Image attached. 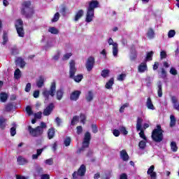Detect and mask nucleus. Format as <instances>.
<instances>
[{
  "label": "nucleus",
  "instance_id": "nucleus-57",
  "mask_svg": "<svg viewBox=\"0 0 179 179\" xmlns=\"http://www.w3.org/2000/svg\"><path fill=\"white\" fill-rule=\"evenodd\" d=\"M10 135L15 136L16 135V127H13L10 128Z\"/></svg>",
  "mask_w": 179,
  "mask_h": 179
},
{
  "label": "nucleus",
  "instance_id": "nucleus-1",
  "mask_svg": "<svg viewBox=\"0 0 179 179\" xmlns=\"http://www.w3.org/2000/svg\"><path fill=\"white\" fill-rule=\"evenodd\" d=\"M100 3L97 0H92L89 2V6L87 8V14L85 17V22L90 23L93 22V17H94V9L99 8Z\"/></svg>",
  "mask_w": 179,
  "mask_h": 179
},
{
  "label": "nucleus",
  "instance_id": "nucleus-20",
  "mask_svg": "<svg viewBox=\"0 0 179 179\" xmlns=\"http://www.w3.org/2000/svg\"><path fill=\"white\" fill-rule=\"evenodd\" d=\"M64 88H59L56 91V99L57 100H62V98L64 97Z\"/></svg>",
  "mask_w": 179,
  "mask_h": 179
},
{
  "label": "nucleus",
  "instance_id": "nucleus-49",
  "mask_svg": "<svg viewBox=\"0 0 179 179\" xmlns=\"http://www.w3.org/2000/svg\"><path fill=\"white\" fill-rule=\"evenodd\" d=\"M174 36H176V31L173 30V29H171L168 32V37H169V38H173V37H174Z\"/></svg>",
  "mask_w": 179,
  "mask_h": 179
},
{
  "label": "nucleus",
  "instance_id": "nucleus-41",
  "mask_svg": "<svg viewBox=\"0 0 179 179\" xmlns=\"http://www.w3.org/2000/svg\"><path fill=\"white\" fill-rule=\"evenodd\" d=\"M71 142H72L71 137L66 136V138L64 140V146H66V147L70 146Z\"/></svg>",
  "mask_w": 179,
  "mask_h": 179
},
{
  "label": "nucleus",
  "instance_id": "nucleus-39",
  "mask_svg": "<svg viewBox=\"0 0 179 179\" xmlns=\"http://www.w3.org/2000/svg\"><path fill=\"white\" fill-rule=\"evenodd\" d=\"M171 149L172 152H177L178 150V147L177 146V143H176V141H172L171 143Z\"/></svg>",
  "mask_w": 179,
  "mask_h": 179
},
{
  "label": "nucleus",
  "instance_id": "nucleus-24",
  "mask_svg": "<svg viewBox=\"0 0 179 179\" xmlns=\"http://www.w3.org/2000/svg\"><path fill=\"white\" fill-rule=\"evenodd\" d=\"M85 14V11H83V9L79 10L76 13V15L74 17V21L75 22H78V20H79V19H80L81 17H83V15Z\"/></svg>",
  "mask_w": 179,
  "mask_h": 179
},
{
  "label": "nucleus",
  "instance_id": "nucleus-56",
  "mask_svg": "<svg viewBox=\"0 0 179 179\" xmlns=\"http://www.w3.org/2000/svg\"><path fill=\"white\" fill-rule=\"evenodd\" d=\"M160 57H161V59H164V58L167 57V53L166 52V51L162 50L160 52Z\"/></svg>",
  "mask_w": 179,
  "mask_h": 179
},
{
  "label": "nucleus",
  "instance_id": "nucleus-16",
  "mask_svg": "<svg viewBox=\"0 0 179 179\" xmlns=\"http://www.w3.org/2000/svg\"><path fill=\"white\" fill-rule=\"evenodd\" d=\"M77 174L79 177H85L86 174V166L82 164L80 168L78 169Z\"/></svg>",
  "mask_w": 179,
  "mask_h": 179
},
{
  "label": "nucleus",
  "instance_id": "nucleus-21",
  "mask_svg": "<svg viewBox=\"0 0 179 179\" xmlns=\"http://www.w3.org/2000/svg\"><path fill=\"white\" fill-rule=\"evenodd\" d=\"M16 65H20V68H24L26 66V62L22 57H17L15 60Z\"/></svg>",
  "mask_w": 179,
  "mask_h": 179
},
{
  "label": "nucleus",
  "instance_id": "nucleus-7",
  "mask_svg": "<svg viewBox=\"0 0 179 179\" xmlns=\"http://www.w3.org/2000/svg\"><path fill=\"white\" fill-rule=\"evenodd\" d=\"M90 141H92V134L90 132L87 131L84 135V138L83 141V145L80 148H79L77 151V153H82V152H85L89 146H90Z\"/></svg>",
  "mask_w": 179,
  "mask_h": 179
},
{
  "label": "nucleus",
  "instance_id": "nucleus-53",
  "mask_svg": "<svg viewBox=\"0 0 179 179\" xmlns=\"http://www.w3.org/2000/svg\"><path fill=\"white\" fill-rule=\"evenodd\" d=\"M24 90H25V92H27V93H29V92H30V90H31V83H28L25 87Z\"/></svg>",
  "mask_w": 179,
  "mask_h": 179
},
{
  "label": "nucleus",
  "instance_id": "nucleus-23",
  "mask_svg": "<svg viewBox=\"0 0 179 179\" xmlns=\"http://www.w3.org/2000/svg\"><path fill=\"white\" fill-rule=\"evenodd\" d=\"M157 94L158 97H163V87L162 85V81L157 83Z\"/></svg>",
  "mask_w": 179,
  "mask_h": 179
},
{
  "label": "nucleus",
  "instance_id": "nucleus-9",
  "mask_svg": "<svg viewBox=\"0 0 179 179\" xmlns=\"http://www.w3.org/2000/svg\"><path fill=\"white\" fill-rule=\"evenodd\" d=\"M19 37H24V29L23 28V20L18 19L15 25Z\"/></svg>",
  "mask_w": 179,
  "mask_h": 179
},
{
  "label": "nucleus",
  "instance_id": "nucleus-62",
  "mask_svg": "<svg viewBox=\"0 0 179 179\" xmlns=\"http://www.w3.org/2000/svg\"><path fill=\"white\" fill-rule=\"evenodd\" d=\"M104 177L106 179H110L111 178V171H108L107 173H104Z\"/></svg>",
  "mask_w": 179,
  "mask_h": 179
},
{
  "label": "nucleus",
  "instance_id": "nucleus-8",
  "mask_svg": "<svg viewBox=\"0 0 179 179\" xmlns=\"http://www.w3.org/2000/svg\"><path fill=\"white\" fill-rule=\"evenodd\" d=\"M142 122H143V119H142V117H138L136 125V131H140L138 134L140 138L143 139V141H145V142H148V138H146V136L145 135V131H143V128H142Z\"/></svg>",
  "mask_w": 179,
  "mask_h": 179
},
{
  "label": "nucleus",
  "instance_id": "nucleus-45",
  "mask_svg": "<svg viewBox=\"0 0 179 179\" xmlns=\"http://www.w3.org/2000/svg\"><path fill=\"white\" fill-rule=\"evenodd\" d=\"M138 147L140 148V149H145V148H146V141H141L139 142L138 143Z\"/></svg>",
  "mask_w": 179,
  "mask_h": 179
},
{
  "label": "nucleus",
  "instance_id": "nucleus-13",
  "mask_svg": "<svg viewBox=\"0 0 179 179\" xmlns=\"http://www.w3.org/2000/svg\"><path fill=\"white\" fill-rule=\"evenodd\" d=\"M55 108V106H54V103H50L44 110H43V115H45V116H48V115H50L52 113V111H53V110H54V108Z\"/></svg>",
  "mask_w": 179,
  "mask_h": 179
},
{
  "label": "nucleus",
  "instance_id": "nucleus-64",
  "mask_svg": "<svg viewBox=\"0 0 179 179\" xmlns=\"http://www.w3.org/2000/svg\"><path fill=\"white\" fill-rule=\"evenodd\" d=\"M41 177V179H50V175L48 174H43Z\"/></svg>",
  "mask_w": 179,
  "mask_h": 179
},
{
  "label": "nucleus",
  "instance_id": "nucleus-46",
  "mask_svg": "<svg viewBox=\"0 0 179 179\" xmlns=\"http://www.w3.org/2000/svg\"><path fill=\"white\" fill-rule=\"evenodd\" d=\"M91 127H92L93 134H97V132H99V128L97 127V124H92L91 125Z\"/></svg>",
  "mask_w": 179,
  "mask_h": 179
},
{
  "label": "nucleus",
  "instance_id": "nucleus-52",
  "mask_svg": "<svg viewBox=\"0 0 179 179\" xmlns=\"http://www.w3.org/2000/svg\"><path fill=\"white\" fill-rule=\"evenodd\" d=\"M45 164H48V166H52L54 164V160L52 158L48 159L45 161Z\"/></svg>",
  "mask_w": 179,
  "mask_h": 179
},
{
  "label": "nucleus",
  "instance_id": "nucleus-5",
  "mask_svg": "<svg viewBox=\"0 0 179 179\" xmlns=\"http://www.w3.org/2000/svg\"><path fill=\"white\" fill-rule=\"evenodd\" d=\"M163 134H164V131L162 129V125L157 124V128L152 131L151 138L154 142L159 143L163 141Z\"/></svg>",
  "mask_w": 179,
  "mask_h": 179
},
{
  "label": "nucleus",
  "instance_id": "nucleus-50",
  "mask_svg": "<svg viewBox=\"0 0 179 179\" xmlns=\"http://www.w3.org/2000/svg\"><path fill=\"white\" fill-rule=\"evenodd\" d=\"M166 77H167V72L164 69L162 68L161 71V78H162V79H166Z\"/></svg>",
  "mask_w": 179,
  "mask_h": 179
},
{
  "label": "nucleus",
  "instance_id": "nucleus-35",
  "mask_svg": "<svg viewBox=\"0 0 179 179\" xmlns=\"http://www.w3.org/2000/svg\"><path fill=\"white\" fill-rule=\"evenodd\" d=\"M8 41H9V38H8V33L4 31L3 34V42L1 44L3 45H6V43H8Z\"/></svg>",
  "mask_w": 179,
  "mask_h": 179
},
{
  "label": "nucleus",
  "instance_id": "nucleus-54",
  "mask_svg": "<svg viewBox=\"0 0 179 179\" xmlns=\"http://www.w3.org/2000/svg\"><path fill=\"white\" fill-rule=\"evenodd\" d=\"M71 57H72V53H66L63 56V59H64V61H68V59H69V58H71Z\"/></svg>",
  "mask_w": 179,
  "mask_h": 179
},
{
  "label": "nucleus",
  "instance_id": "nucleus-12",
  "mask_svg": "<svg viewBox=\"0 0 179 179\" xmlns=\"http://www.w3.org/2000/svg\"><path fill=\"white\" fill-rule=\"evenodd\" d=\"M80 94H82V92L80 90H75L70 94V100L71 101H78L79 100V97H80Z\"/></svg>",
  "mask_w": 179,
  "mask_h": 179
},
{
  "label": "nucleus",
  "instance_id": "nucleus-2",
  "mask_svg": "<svg viewBox=\"0 0 179 179\" xmlns=\"http://www.w3.org/2000/svg\"><path fill=\"white\" fill-rule=\"evenodd\" d=\"M31 6V1H26L22 2L21 14L26 17V19H31L34 15V8Z\"/></svg>",
  "mask_w": 179,
  "mask_h": 179
},
{
  "label": "nucleus",
  "instance_id": "nucleus-38",
  "mask_svg": "<svg viewBox=\"0 0 179 179\" xmlns=\"http://www.w3.org/2000/svg\"><path fill=\"white\" fill-rule=\"evenodd\" d=\"M49 33H51V34H58L59 33V31L58 29L55 28V27H50L48 29Z\"/></svg>",
  "mask_w": 179,
  "mask_h": 179
},
{
  "label": "nucleus",
  "instance_id": "nucleus-6",
  "mask_svg": "<svg viewBox=\"0 0 179 179\" xmlns=\"http://www.w3.org/2000/svg\"><path fill=\"white\" fill-rule=\"evenodd\" d=\"M57 90V83L55 81H53L51 83L50 90H45L43 92V96L45 98V101H48L50 100V96L51 97H54L55 96V92Z\"/></svg>",
  "mask_w": 179,
  "mask_h": 179
},
{
  "label": "nucleus",
  "instance_id": "nucleus-26",
  "mask_svg": "<svg viewBox=\"0 0 179 179\" xmlns=\"http://www.w3.org/2000/svg\"><path fill=\"white\" fill-rule=\"evenodd\" d=\"M93 92L89 91L87 94L85 95V100L87 101V103H90V101H92L94 99Z\"/></svg>",
  "mask_w": 179,
  "mask_h": 179
},
{
  "label": "nucleus",
  "instance_id": "nucleus-31",
  "mask_svg": "<svg viewBox=\"0 0 179 179\" xmlns=\"http://www.w3.org/2000/svg\"><path fill=\"white\" fill-rule=\"evenodd\" d=\"M113 85H114V78H110V80L106 83L105 87L106 89H112Z\"/></svg>",
  "mask_w": 179,
  "mask_h": 179
},
{
  "label": "nucleus",
  "instance_id": "nucleus-40",
  "mask_svg": "<svg viewBox=\"0 0 179 179\" xmlns=\"http://www.w3.org/2000/svg\"><path fill=\"white\" fill-rule=\"evenodd\" d=\"M153 54H155L153 51L148 52L145 57V61H152L153 59Z\"/></svg>",
  "mask_w": 179,
  "mask_h": 179
},
{
  "label": "nucleus",
  "instance_id": "nucleus-58",
  "mask_svg": "<svg viewBox=\"0 0 179 179\" xmlns=\"http://www.w3.org/2000/svg\"><path fill=\"white\" fill-rule=\"evenodd\" d=\"M177 73H178L177 70L174 67H172L170 70V74L176 76Z\"/></svg>",
  "mask_w": 179,
  "mask_h": 179
},
{
  "label": "nucleus",
  "instance_id": "nucleus-42",
  "mask_svg": "<svg viewBox=\"0 0 179 179\" xmlns=\"http://www.w3.org/2000/svg\"><path fill=\"white\" fill-rule=\"evenodd\" d=\"M76 122H79V116L75 115L73 117V119L71 120V125H75Z\"/></svg>",
  "mask_w": 179,
  "mask_h": 179
},
{
  "label": "nucleus",
  "instance_id": "nucleus-36",
  "mask_svg": "<svg viewBox=\"0 0 179 179\" xmlns=\"http://www.w3.org/2000/svg\"><path fill=\"white\" fill-rule=\"evenodd\" d=\"M101 76H102V78H108L110 76V70L108 69H103L101 71Z\"/></svg>",
  "mask_w": 179,
  "mask_h": 179
},
{
  "label": "nucleus",
  "instance_id": "nucleus-60",
  "mask_svg": "<svg viewBox=\"0 0 179 179\" xmlns=\"http://www.w3.org/2000/svg\"><path fill=\"white\" fill-rule=\"evenodd\" d=\"M125 76H127V75L124 73L119 75L117 77V80H120V81L124 80V79H125Z\"/></svg>",
  "mask_w": 179,
  "mask_h": 179
},
{
  "label": "nucleus",
  "instance_id": "nucleus-25",
  "mask_svg": "<svg viewBox=\"0 0 179 179\" xmlns=\"http://www.w3.org/2000/svg\"><path fill=\"white\" fill-rule=\"evenodd\" d=\"M146 106L148 110H155V106L153 105L152 99H150V97L147 99Z\"/></svg>",
  "mask_w": 179,
  "mask_h": 179
},
{
  "label": "nucleus",
  "instance_id": "nucleus-11",
  "mask_svg": "<svg viewBox=\"0 0 179 179\" xmlns=\"http://www.w3.org/2000/svg\"><path fill=\"white\" fill-rule=\"evenodd\" d=\"M95 60L94 57H89L87 59L86 64H85V68L88 72H90L92 69L94 67Z\"/></svg>",
  "mask_w": 179,
  "mask_h": 179
},
{
  "label": "nucleus",
  "instance_id": "nucleus-61",
  "mask_svg": "<svg viewBox=\"0 0 179 179\" xmlns=\"http://www.w3.org/2000/svg\"><path fill=\"white\" fill-rule=\"evenodd\" d=\"M42 114L43 113L41 111H39L37 113H35L34 117L37 118L38 120H41Z\"/></svg>",
  "mask_w": 179,
  "mask_h": 179
},
{
  "label": "nucleus",
  "instance_id": "nucleus-30",
  "mask_svg": "<svg viewBox=\"0 0 179 179\" xmlns=\"http://www.w3.org/2000/svg\"><path fill=\"white\" fill-rule=\"evenodd\" d=\"M171 99L173 104L174 109L179 110V103H177V101H178L177 98L175 96H172Z\"/></svg>",
  "mask_w": 179,
  "mask_h": 179
},
{
  "label": "nucleus",
  "instance_id": "nucleus-32",
  "mask_svg": "<svg viewBox=\"0 0 179 179\" xmlns=\"http://www.w3.org/2000/svg\"><path fill=\"white\" fill-rule=\"evenodd\" d=\"M36 86L39 89L44 86V77L40 76L38 80L36 82Z\"/></svg>",
  "mask_w": 179,
  "mask_h": 179
},
{
  "label": "nucleus",
  "instance_id": "nucleus-27",
  "mask_svg": "<svg viewBox=\"0 0 179 179\" xmlns=\"http://www.w3.org/2000/svg\"><path fill=\"white\" fill-rule=\"evenodd\" d=\"M147 37L148 38H150V40L155 38V30H153L152 28H149L147 31Z\"/></svg>",
  "mask_w": 179,
  "mask_h": 179
},
{
  "label": "nucleus",
  "instance_id": "nucleus-10",
  "mask_svg": "<svg viewBox=\"0 0 179 179\" xmlns=\"http://www.w3.org/2000/svg\"><path fill=\"white\" fill-rule=\"evenodd\" d=\"M109 45H113V57L118 56V43H114L112 38H109L108 40Z\"/></svg>",
  "mask_w": 179,
  "mask_h": 179
},
{
  "label": "nucleus",
  "instance_id": "nucleus-18",
  "mask_svg": "<svg viewBox=\"0 0 179 179\" xmlns=\"http://www.w3.org/2000/svg\"><path fill=\"white\" fill-rule=\"evenodd\" d=\"M131 55L130 56V59L131 61H135L136 58H138V52H136V49L135 48V45H133L131 48Z\"/></svg>",
  "mask_w": 179,
  "mask_h": 179
},
{
  "label": "nucleus",
  "instance_id": "nucleus-37",
  "mask_svg": "<svg viewBox=\"0 0 179 179\" xmlns=\"http://www.w3.org/2000/svg\"><path fill=\"white\" fill-rule=\"evenodd\" d=\"M14 78L15 79H20V78H22V72L20 71V69H15L14 72Z\"/></svg>",
  "mask_w": 179,
  "mask_h": 179
},
{
  "label": "nucleus",
  "instance_id": "nucleus-59",
  "mask_svg": "<svg viewBox=\"0 0 179 179\" xmlns=\"http://www.w3.org/2000/svg\"><path fill=\"white\" fill-rule=\"evenodd\" d=\"M60 12L62 13L63 16H65L66 15V6H63L62 7V9H61Z\"/></svg>",
  "mask_w": 179,
  "mask_h": 179
},
{
  "label": "nucleus",
  "instance_id": "nucleus-14",
  "mask_svg": "<svg viewBox=\"0 0 179 179\" xmlns=\"http://www.w3.org/2000/svg\"><path fill=\"white\" fill-rule=\"evenodd\" d=\"M147 174L150 176L151 179H156L157 177V173L155 171V165L150 166L147 171Z\"/></svg>",
  "mask_w": 179,
  "mask_h": 179
},
{
  "label": "nucleus",
  "instance_id": "nucleus-44",
  "mask_svg": "<svg viewBox=\"0 0 179 179\" xmlns=\"http://www.w3.org/2000/svg\"><path fill=\"white\" fill-rule=\"evenodd\" d=\"M119 131L122 134V135H128V131L127 130V128L124 126L120 127L119 128Z\"/></svg>",
  "mask_w": 179,
  "mask_h": 179
},
{
  "label": "nucleus",
  "instance_id": "nucleus-63",
  "mask_svg": "<svg viewBox=\"0 0 179 179\" xmlns=\"http://www.w3.org/2000/svg\"><path fill=\"white\" fill-rule=\"evenodd\" d=\"M120 131L118 129H113V134L114 136L118 137V136H120Z\"/></svg>",
  "mask_w": 179,
  "mask_h": 179
},
{
  "label": "nucleus",
  "instance_id": "nucleus-19",
  "mask_svg": "<svg viewBox=\"0 0 179 179\" xmlns=\"http://www.w3.org/2000/svg\"><path fill=\"white\" fill-rule=\"evenodd\" d=\"M145 71H148V65L146 63L143 62L140 64L138 67V71L140 72V73H143Z\"/></svg>",
  "mask_w": 179,
  "mask_h": 179
},
{
  "label": "nucleus",
  "instance_id": "nucleus-28",
  "mask_svg": "<svg viewBox=\"0 0 179 179\" xmlns=\"http://www.w3.org/2000/svg\"><path fill=\"white\" fill-rule=\"evenodd\" d=\"M17 162L20 166H24L27 163V159L23 158L22 156H19L17 159Z\"/></svg>",
  "mask_w": 179,
  "mask_h": 179
},
{
  "label": "nucleus",
  "instance_id": "nucleus-4",
  "mask_svg": "<svg viewBox=\"0 0 179 179\" xmlns=\"http://www.w3.org/2000/svg\"><path fill=\"white\" fill-rule=\"evenodd\" d=\"M45 128H47V124L44 122H41V125L36 127L35 129L31 127V126H28V131L31 136L37 138L38 136H41Z\"/></svg>",
  "mask_w": 179,
  "mask_h": 179
},
{
  "label": "nucleus",
  "instance_id": "nucleus-15",
  "mask_svg": "<svg viewBox=\"0 0 179 179\" xmlns=\"http://www.w3.org/2000/svg\"><path fill=\"white\" fill-rule=\"evenodd\" d=\"M16 107L15 106V102H9L5 105L4 111L7 113H10V111L15 110Z\"/></svg>",
  "mask_w": 179,
  "mask_h": 179
},
{
  "label": "nucleus",
  "instance_id": "nucleus-22",
  "mask_svg": "<svg viewBox=\"0 0 179 179\" xmlns=\"http://www.w3.org/2000/svg\"><path fill=\"white\" fill-rule=\"evenodd\" d=\"M55 136V128L51 127L48 131V139H54V137Z\"/></svg>",
  "mask_w": 179,
  "mask_h": 179
},
{
  "label": "nucleus",
  "instance_id": "nucleus-3",
  "mask_svg": "<svg viewBox=\"0 0 179 179\" xmlns=\"http://www.w3.org/2000/svg\"><path fill=\"white\" fill-rule=\"evenodd\" d=\"M78 72V69L76 68L75 60H71L69 62V78L70 79H73L77 83L82 82L83 79V75L78 74L75 76V73Z\"/></svg>",
  "mask_w": 179,
  "mask_h": 179
},
{
  "label": "nucleus",
  "instance_id": "nucleus-47",
  "mask_svg": "<svg viewBox=\"0 0 179 179\" xmlns=\"http://www.w3.org/2000/svg\"><path fill=\"white\" fill-rule=\"evenodd\" d=\"M43 173H44V171H43L42 167L38 166V167L36 168V174H37V176H43Z\"/></svg>",
  "mask_w": 179,
  "mask_h": 179
},
{
  "label": "nucleus",
  "instance_id": "nucleus-55",
  "mask_svg": "<svg viewBox=\"0 0 179 179\" xmlns=\"http://www.w3.org/2000/svg\"><path fill=\"white\" fill-rule=\"evenodd\" d=\"M80 117L81 119L80 122H82V124H85L86 122V115H85V114L80 113Z\"/></svg>",
  "mask_w": 179,
  "mask_h": 179
},
{
  "label": "nucleus",
  "instance_id": "nucleus-17",
  "mask_svg": "<svg viewBox=\"0 0 179 179\" xmlns=\"http://www.w3.org/2000/svg\"><path fill=\"white\" fill-rule=\"evenodd\" d=\"M120 159L123 160V162H128L129 160V155H128V152H127V150H122L120 152Z\"/></svg>",
  "mask_w": 179,
  "mask_h": 179
},
{
  "label": "nucleus",
  "instance_id": "nucleus-29",
  "mask_svg": "<svg viewBox=\"0 0 179 179\" xmlns=\"http://www.w3.org/2000/svg\"><path fill=\"white\" fill-rule=\"evenodd\" d=\"M170 124L169 126L171 127V128H173L174 127H176V124L177 122V120L176 119V116H174L173 115H170Z\"/></svg>",
  "mask_w": 179,
  "mask_h": 179
},
{
  "label": "nucleus",
  "instance_id": "nucleus-33",
  "mask_svg": "<svg viewBox=\"0 0 179 179\" xmlns=\"http://www.w3.org/2000/svg\"><path fill=\"white\" fill-rule=\"evenodd\" d=\"M8 121V119L2 118L0 119V129H5L6 128V122Z\"/></svg>",
  "mask_w": 179,
  "mask_h": 179
},
{
  "label": "nucleus",
  "instance_id": "nucleus-48",
  "mask_svg": "<svg viewBox=\"0 0 179 179\" xmlns=\"http://www.w3.org/2000/svg\"><path fill=\"white\" fill-rule=\"evenodd\" d=\"M127 107H129V103H126L123 104L119 110L120 113H124V111L125 108H127Z\"/></svg>",
  "mask_w": 179,
  "mask_h": 179
},
{
  "label": "nucleus",
  "instance_id": "nucleus-51",
  "mask_svg": "<svg viewBox=\"0 0 179 179\" xmlns=\"http://www.w3.org/2000/svg\"><path fill=\"white\" fill-rule=\"evenodd\" d=\"M26 111H27V114H28V115H32V114H33V110H31V107L30 106H27V107H26Z\"/></svg>",
  "mask_w": 179,
  "mask_h": 179
},
{
  "label": "nucleus",
  "instance_id": "nucleus-34",
  "mask_svg": "<svg viewBox=\"0 0 179 179\" xmlns=\"http://www.w3.org/2000/svg\"><path fill=\"white\" fill-rule=\"evenodd\" d=\"M0 100L1 103H6L8 101V94L6 92L0 93Z\"/></svg>",
  "mask_w": 179,
  "mask_h": 179
},
{
  "label": "nucleus",
  "instance_id": "nucleus-43",
  "mask_svg": "<svg viewBox=\"0 0 179 179\" xmlns=\"http://www.w3.org/2000/svg\"><path fill=\"white\" fill-rule=\"evenodd\" d=\"M58 20H59V13H56L51 22L52 23H55V22H58Z\"/></svg>",
  "mask_w": 179,
  "mask_h": 179
}]
</instances>
